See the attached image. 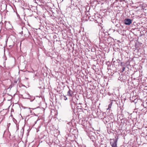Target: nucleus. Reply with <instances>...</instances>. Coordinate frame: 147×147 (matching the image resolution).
Returning a JSON list of instances; mask_svg holds the SVG:
<instances>
[{"label":"nucleus","mask_w":147,"mask_h":147,"mask_svg":"<svg viewBox=\"0 0 147 147\" xmlns=\"http://www.w3.org/2000/svg\"><path fill=\"white\" fill-rule=\"evenodd\" d=\"M73 92L70 89L67 92V95L69 97V98L70 100L71 109L73 114H74V109H73V103H74L73 100Z\"/></svg>","instance_id":"nucleus-1"},{"label":"nucleus","mask_w":147,"mask_h":147,"mask_svg":"<svg viewBox=\"0 0 147 147\" xmlns=\"http://www.w3.org/2000/svg\"><path fill=\"white\" fill-rule=\"evenodd\" d=\"M117 138L115 140L113 139H110V143L112 147H118L117 146Z\"/></svg>","instance_id":"nucleus-2"},{"label":"nucleus","mask_w":147,"mask_h":147,"mask_svg":"<svg viewBox=\"0 0 147 147\" xmlns=\"http://www.w3.org/2000/svg\"><path fill=\"white\" fill-rule=\"evenodd\" d=\"M132 22V20L130 19H126L124 21V24L126 25H129Z\"/></svg>","instance_id":"nucleus-3"},{"label":"nucleus","mask_w":147,"mask_h":147,"mask_svg":"<svg viewBox=\"0 0 147 147\" xmlns=\"http://www.w3.org/2000/svg\"><path fill=\"white\" fill-rule=\"evenodd\" d=\"M28 97H23V98L25 99H28L30 100V101L31 102L33 101L35 99V98L34 97H33L32 96L31 97L29 94H28Z\"/></svg>","instance_id":"nucleus-4"},{"label":"nucleus","mask_w":147,"mask_h":147,"mask_svg":"<svg viewBox=\"0 0 147 147\" xmlns=\"http://www.w3.org/2000/svg\"><path fill=\"white\" fill-rule=\"evenodd\" d=\"M112 105V102H111L108 105V107L107 109V110H110L111 108V107Z\"/></svg>","instance_id":"nucleus-5"},{"label":"nucleus","mask_w":147,"mask_h":147,"mask_svg":"<svg viewBox=\"0 0 147 147\" xmlns=\"http://www.w3.org/2000/svg\"><path fill=\"white\" fill-rule=\"evenodd\" d=\"M73 117V118H72V119L71 120V121L69 122L68 123V124L70 126H71V125H72V127H73V125H72V121H72V120L74 119V117Z\"/></svg>","instance_id":"nucleus-6"},{"label":"nucleus","mask_w":147,"mask_h":147,"mask_svg":"<svg viewBox=\"0 0 147 147\" xmlns=\"http://www.w3.org/2000/svg\"><path fill=\"white\" fill-rule=\"evenodd\" d=\"M70 132L71 131L72 132L74 131V129L73 128H70Z\"/></svg>","instance_id":"nucleus-7"},{"label":"nucleus","mask_w":147,"mask_h":147,"mask_svg":"<svg viewBox=\"0 0 147 147\" xmlns=\"http://www.w3.org/2000/svg\"><path fill=\"white\" fill-rule=\"evenodd\" d=\"M125 69V67H123L122 69V72H123L124 71Z\"/></svg>","instance_id":"nucleus-8"},{"label":"nucleus","mask_w":147,"mask_h":147,"mask_svg":"<svg viewBox=\"0 0 147 147\" xmlns=\"http://www.w3.org/2000/svg\"><path fill=\"white\" fill-rule=\"evenodd\" d=\"M64 99L65 100H67V98L65 96L64 97Z\"/></svg>","instance_id":"nucleus-9"},{"label":"nucleus","mask_w":147,"mask_h":147,"mask_svg":"<svg viewBox=\"0 0 147 147\" xmlns=\"http://www.w3.org/2000/svg\"><path fill=\"white\" fill-rule=\"evenodd\" d=\"M72 49H73V50H72V51H73V50H74V48L72 47Z\"/></svg>","instance_id":"nucleus-10"},{"label":"nucleus","mask_w":147,"mask_h":147,"mask_svg":"<svg viewBox=\"0 0 147 147\" xmlns=\"http://www.w3.org/2000/svg\"><path fill=\"white\" fill-rule=\"evenodd\" d=\"M71 2H72V0H71Z\"/></svg>","instance_id":"nucleus-11"}]
</instances>
